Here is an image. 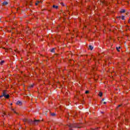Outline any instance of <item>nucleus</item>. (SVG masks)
Instances as JSON below:
<instances>
[{
  "mask_svg": "<svg viewBox=\"0 0 130 130\" xmlns=\"http://www.w3.org/2000/svg\"><path fill=\"white\" fill-rule=\"evenodd\" d=\"M120 47H116V49H120Z\"/></svg>",
  "mask_w": 130,
  "mask_h": 130,
  "instance_id": "nucleus-23",
  "label": "nucleus"
},
{
  "mask_svg": "<svg viewBox=\"0 0 130 130\" xmlns=\"http://www.w3.org/2000/svg\"><path fill=\"white\" fill-rule=\"evenodd\" d=\"M52 49H54V48H52Z\"/></svg>",
  "mask_w": 130,
  "mask_h": 130,
  "instance_id": "nucleus-31",
  "label": "nucleus"
},
{
  "mask_svg": "<svg viewBox=\"0 0 130 130\" xmlns=\"http://www.w3.org/2000/svg\"><path fill=\"white\" fill-rule=\"evenodd\" d=\"M12 52H17V53H20V51L18 50V49L15 50V49H12L11 50Z\"/></svg>",
  "mask_w": 130,
  "mask_h": 130,
  "instance_id": "nucleus-3",
  "label": "nucleus"
},
{
  "mask_svg": "<svg viewBox=\"0 0 130 130\" xmlns=\"http://www.w3.org/2000/svg\"><path fill=\"white\" fill-rule=\"evenodd\" d=\"M4 63H5V60H2L0 62L1 66H3L4 64Z\"/></svg>",
  "mask_w": 130,
  "mask_h": 130,
  "instance_id": "nucleus-7",
  "label": "nucleus"
},
{
  "mask_svg": "<svg viewBox=\"0 0 130 130\" xmlns=\"http://www.w3.org/2000/svg\"><path fill=\"white\" fill-rule=\"evenodd\" d=\"M39 122H40V120H35L33 121V124H35V125H37Z\"/></svg>",
  "mask_w": 130,
  "mask_h": 130,
  "instance_id": "nucleus-2",
  "label": "nucleus"
},
{
  "mask_svg": "<svg viewBox=\"0 0 130 130\" xmlns=\"http://www.w3.org/2000/svg\"><path fill=\"white\" fill-rule=\"evenodd\" d=\"M88 47H89V49H93L94 48V47L91 45H89Z\"/></svg>",
  "mask_w": 130,
  "mask_h": 130,
  "instance_id": "nucleus-8",
  "label": "nucleus"
},
{
  "mask_svg": "<svg viewBox=\"0 0 130 130\" xmlns=\"http://www.w3.org/2000/svg\"><path fill=\"white\" fill-rule=\"evenodd\" d=\"M11 105H13V104H11Z\"/></svg>",
  "mask_w": 130,
  "mask_h": 130,
  "instance_id": "nucleus-28",
  "label": "nucleus"
},
{
  "mask_svg": "<svg viewBox=\"0 0 130 130\" xmlns=\"http://www.w3.org/2000/svg\"><path fill=\"white\" fill-rule=\"evenodd\" d=\"M103 95V93H102V92H100L99 96H100V97H102Z\"/></svg>",
  "mask_w": 130,
  "mask_h": 130,
  "instance_id": "nucleus-9",
  "label": "nucleus"
},
{
  "mask_svg": "<svg viewBox=\"0 0 130 130\" xmlns=\"http://www.w3.org/2000/svg\"><path fill=\"white\" fill-rule=\"evenodd\" d=\"M92 130H99V128L97 127V128H95L94 129H92Z\"/></svg>",
  "mask_w": 130,
  "mask_h": 130,
  "instance_id": "nucleus-17",
  "label": "nucleus"
},
{
  "mask_svg": "<svg viewBox=\"0 0 130 130\" xmlns=\"http://www.w3.org/2000/svg\"><path fill=\"white\" fill-rule=\"evenodd\" d=\"M52 8H53V9H55L56 10H57V9H58V6L53 5Z\"/></svg>",
  "mask_w": 130,
  "mask_h": 130,
  "instance_id": "nucleus-6",
  "label": "nucleus"
},
{
  "mask_svg": "<svg viewBox=\"0 0 130 130\" xmlns=\"http://www.w3.org/2000/svg\"><path fill=\"white\" fill-rule=\"evenodd\" d=\"M117 51H118V52H119V51H120V50H119V49H117Z\"/></svg>",
  "mask_w": 130,
  "mask_h": 130,
  "instance_id": "nucleus-24",
  "label": "nucleus"
},
{
  "mask_svg": "<svg viewBox=\"0 0 130 130\" xmlns=\"http://www.w3.org/2000/svg\"><path fill=\"white\" fill-rule=\"evenodd\" d=\"M51 52H54V49H52L50 51Z\"/></svg>",
  "mask_w": 130,
  "mask_h": 130,
  "instance_id": "nucleus-18",
  "label": "nucleus"
},
{
  "mask_svg": "<svg viewBox=\"0 0 130 130\" xmlns=\"http://www.w3.org/2000/svg\"><path fill=\"white\" fill-rule=\"evenodd\" d=\"M104 104H106V102H104Z\"/></svg>",
  "mask_w": 130,
  "mask_h": 130,
  "instance_id": "nucleus-26",
  "label": "nucleus"
},
{
  "mask_svg": "<svg viewBox=\"0 0 130 130\" xmlns=\"http://www.w3.org/2000/svg\"><path fill=\"white\" fill-rule=\"evenodd\" d=\"M5 115H7V114H6V113H3L2 117H4V116H5Z\"/></svg>",
  "mask_w": 130,
  "mask_h": 130,
  "instance_id": "nucleus-15",
  "label": "nucleus"
},
{
  "mask_svg": "<svg viewBox=\"0 0 130 130\" xmlns=\"http://www.w3.org/2000/svg\"><path fill=\"white\" fill-rule=\"evenodd\" d=\"M93 59H94V61H97V59H96L95 58H94Z\"/></svg>",
  "mask_w": 130,
  "mask_h": 130,
  "instance_id": "nucleus-20",
  "label": "nucleus"
},
{
  "mask_svg": "<svg viewBox=\"0 0 130 130\" xmlns=\"http://www.w3.org/2000/svg\"><path fill=\"white\" fill-rule=\"evenodd\" d=\"M120 106H121V105H119L118 106V107H117V108H118V107H120Z\"/></svg>",
  "mask_w": 130,
  "mask_h": 130,
  "instance_id": "nucleus-22",
  "label": "nucleus"
},
{
  "mask_svg": "<svg viewBox=\"0 0 130 130\" xmlns=\"http://www.w3.org/2000/svg\"><path fill=\"white\" fill-rule=\"evenodd\" d=\"M12 111H13V112L14 113H15V114H16L17 115H19V113H17V112H16V111L15 110V109H12Z\"/></svg>",
  "mask_w": 130,
  "mask_h": 130,
  "instance_id": "nucleus-4",
  "label": "nucleus"
},
{
  "mask_svg": "<svg viewBox=\"0 0 130 130\" xmlns=\"http://www.w3.org/2000/svg\"><path fill=\"white\" fill-rule=\"evenodd\" d=\"M62 5L63 6V3H62Z\"/></svg>",
  "mask_w": 130,
  "mask_h": 130,
  "instance_id": "nucleus-30",
  "label": "nucleus"
},
{
  "mask_svg": "<svg viewBox=\"0 0 130 130\" xmlns=\"http://www.w3.org/2000/svg\"><path fill=\"white\" fill-rule=\"evenodd\" d=\"M102 101H104V99H103Z\"/></svg>",
  "mask_w": 130,
  "mask_h": 130,
  "instance_id": "nucleus-27",
  "label": "nucleus"
},
{
  "mask_svg": "<svg viewBox=\"0 0 130 130\" xmlns=\"http://www.w3.org/2000/svg\"><path fill=\"white\" fill-rule=\"evenodd\" d=\"M98 63H100V62H101V60H100V59H99L98 60Z\"/></svg>",
  "mask_w": 130,
  "mask_h": 130,
  "instance_id": "nucleus-14",
  "label": "nucleus"
},
{
  "mask_svg": "<svg viewBox=\"0 0 130 130\" xmlns=\"http://www.w3.org/2000/svg\"><path fill=\"white\" fill-rule=\"evenodd\" d=\"M3 97H5L6 99H9L10 98V94H8L7 90H3L2 95H0V98H3Z\"/></svg>",
  "mask_w": 130,
  "mask_h": 130,
  "instance_id": "nucleus-1",
  "label": "nucleus"
},
{
  "mask_svg": "<svg viewBox=\"0 0 130 130\" xmlns=\"http://www.w3.org/2000/svg\"><path fill=\"white\" fill-rule=\"evenodd\" d=\"M5 51H6V52H9V49H6V50H5Z\"/></svg>",
  "mask_w": 130,
  "mask_h": 130,
  "instance_id": "nucleus-21",
  "label": "nucleus"
},
{
  "mask_svg": "<svg viewBox=\"0 0 130 130\" xmlns=\"http://www.w3.org/2000/svg\"><path fill=\"white\" fill-rule=\"evenodd\" d=\"M125 10H124V9H122L120 11V13H125Z\"/></svg>",
  "mask_w": 130,
  "mask_h": 130,
  "instance_id": "nucleus-11",
  "label": "nucleus"
},
{
  "mask_svg": "<svg viewBox=\"0 0 130 130\" xmlns=\"http://www.w3.org/2000/svg\"><path fill=\"white\" fill-rule=\"evenodd\" d=\"M31 87H33V85H31Z\"/></svg>",
  "mask_w": 130,
  "mask_h": 130,
  "instance_id": "nucleus-29",
  "label": "nucleus"
},
{
  "mask_svg": "<svg viewBox=\"0 0 130 130\" xmlns=\"http://www.w3.org/2000/svg\"><path fill=\"white\" fill-rule=\"evenodd\" d=\"M51 115L52 116H55V113H51Z\"/></svg>",
  "mask_w": 130,
  "mask_h": 130,
  "instance_id": "nucleus-12",
  "label": "nucleus"
},
{
  "mask_svg": "<svg viewBox=\"0 0 130 130\" xmlns=\"http://www.w3.org/2000/svg\"><path fill=\"white\" fill-rule=\"evenodd\" d=\"M122 20H124V16H122L121 17Z\"/></svg>",
  "mask_w": 130,
  "mask_h": 130,
  "instance_id": "nucleus-19",
  "label": "nucleus"
},
{
  "mask_svg": "<svg viewBox=\"0 0 130 130\" xmlns=\"http://www.w3.org/2000/svg\"><path fill=\"white\" fill-rule=\"evenodd\" d=\"M85 94H89V91L88 90H86L85 91Z\"/></svg>",
  "mask_w": 130,
  "mask_h": 130,
  "instance_id": "nucleus-16",
  "label": "nucleus"
},
{
  "mask_svg": "<svg viewBox=\"0 0 130 130\" xmlns=\"http://www.w3.org/2000/svg\"><path fill=\"white\" fill-rule=\"evenodd\" d=\"M129 24H130V19L128 21Z\"/></svg>",
  "mask_w": 130,
  "mask_h": 130,
  "instance_id": "nucleus-25",
  "label": "nucleus"
},
{
  "mask_svg": "<svg viewBox=\"0 0 130 130\" xmlns=\"http://www.w3.org/2000/svg\"><path fill=\"white\" fill-rule=\"evenodd\" d=\"M7 4H8V2H4L3 3V6H7Z\"/></svg>",
  "mask_w": 130,
  "mask_h": 130,
  "instance_id": "nucleus-10",
  "label": "nucleus"
},
{
  "mask_svg": "<svg viewBox=\"0 0 130 130\" xmlns=\"http://www.w3.org/2000/svg\"><path fill=\"white\" fill-rule=\"evenodd\" d=\"M17 105H22V103L20 101H17L16 103Z\"/></svg>",
  "mask_w": 130,
  "mask_h": 130,
  "instance_id": "nucleus-5",
  "label": "nucleus"
},
{
  "mask_svg": "<svg viewBox=\"0 0 130 130\" xmlns=\"http://www.w3.org/2000/svg\"><path fill=\"white\" fill-rule=\"evenodd\" d=\"M40 3L39 1H37V3H36V6H38V4Z\"/></svg>",
  "mask_w": 130,
  "mask_h": 130,
  "instance_id": "nucleus-13",
  "label": "nucleus"
}]
</instances>
